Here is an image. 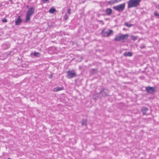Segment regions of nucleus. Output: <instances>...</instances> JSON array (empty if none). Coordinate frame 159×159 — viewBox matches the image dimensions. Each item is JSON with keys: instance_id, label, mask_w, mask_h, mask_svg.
Returning <instances> with one entry per match:
<instances>
[{"instance_id": "nucleus-1", "label": "nucleus", "mask_w": 159, "mask_h": 159, "mask_svg": "<svg viewBox=\"0 0 159 159\" xmlns=\"http://www.w3.org/2000/svg\"><path fill=\"white\" fill-rule=\"evenodd\" d=\"M141 0H129L127 2L128 8L136 7L139 5Z\"/></svg>"}, {"instance_id": "nucleus-2", "label": "nucleus", "mask_w": 159, "mask_h": 159, "mask_svg": "<svg viewBox=\"0 0 159 159\" xmlns=\"http://www.w3.org/2000/svg\"><path fill=\"white\" fill-rule=\"evenodd\" d=\"M35 10V9L33 7L29 8L26 12V16L25 22H27L30 20V16L33 14Z\"/></svg>"}, {"instance_id": "nucleus-3", "label": "nucleus", "mask_w": 159, "mask_h": 159, "mask_svg": "<svg viewBox=\"0 0 159 159\" xmlns=\"http://www.w3.org/2000/svg\"><path fill=\"white\" fill-rule=\"evenodd\" d=\"M125 3H123L113 7V9L118 11H123L125 8Z\"/></svg>"}, {"instance_id": "nucleus-4", "label": "nucleus", "mask_w": 159, "mask_h": 159, "mask_svg": "<svg viewBox=\"0 0 159 159\" xmlns=\"http://www.w3.org/2000/svg\"><path fill=\"white\" fill-rule=\"evenodd\" d=\"M67 77L69 78H72L77 76V75L73 70H68L67 72Z\"/></svg>"}, {"instance_id": "nucleus-5", "label": "nucleus", "mask_w": 159, "mask_h": 159, "mask_svg": "<svg viewBox=\"0 0 159 159\" xmlns=\"http://www.w3.org/2000/svg\"><path fill=\"white\" fill-rule=\"evenodd\" d=\"M104 30H102V36L105 37L109 36L110 34L113 32L112 30H109L108 32H105Z\"/></svg>"}, {"instance_id": "nucleus-6", "label": "nucleus", "mask_w": 159, "mask_h": 159, "mask_svg": "<svg viewBox=\"0 0 159 159\" xmlns=\"http://www.w3.org/2000/svg\"><path fill=\"white\" fill-rule=\"evenodd\" d=\"M146 89L147 91L150 93H153L155 91V90L154 88L150 87H147L146 88Z\"/></svg>"}, {"instance_id": "nucleus-7", "label": "nucleus", "mask_w": 159, "mask_h": 159, "mask_svg": "<svg viewBox=\"0 0 159 159\" xmlns=\"http://www.w3.org/2000/svg\"><path fill=\"white\" fill-rule=\"evenodd\" d=\"M21 21L22 20L21 19L20 16H19L17 20L15 21V25H19Z\"/></svg>"}, {"instance_id": "nucleus-8", "label": "nucleus", "mask_w": 159, "mask_h": 159, "mask_svg": "<svg viewBox=\"0 0 159 159\" xmlns=\"http://www.w3.org/2000/svg\"><path fill=\"white\" fill-rule=\"evenodd\" d=\"M63 89V88L62 87H57L56 88H54L53 89V91L54 92H58L60 90H61Z\"/></svg>"}, {"instance_id": "nucleus-9", "label": "nucleus", "mask_w": 159, "mask_h": 159, "mask_svg": "<svg viewBox=\"0 0 159 159\" xmlns=\"http://www.w3.org/2000/svg\"><path fill=\"white\" fill-rule=\"evenodd\" d=\"M105 11L107 15H110L112 13V10L110 8H108L106 9Z\"/></svg>"}, {"instance_id": "nucleus-10", "label": "nucleus", "mask_w": 159, "mask_h": 159, "mask_svg": "<svg viewBox=\"0 0 159 159\" xmlns=\"http://www.w3.org/2000/svg\"><path fill=\"white\" fill-rule=\"evenodd\" d=\"M122 40L121 35L116 36L114 39L115 41H121Z\"/></svg>"}, {"instance_id": "nucleus-11", "label": "nucleus", "mask_w": 159, "mask_h": 159, "mask_svg": "<svg viewBox=\"0 0 159 159\" xmlns=\"http://www.w3.org/2000/svg\"><path fill=\"white\" fill-rule=\"evenodd\" d=\"M148 110V109L146 107H143L141 110V111L144 115L147 114V112Z\"/></svg>"}, {"instance_id": "nucleus-12", "label": "nucleus", "mask_w": 159, "mask_h": 159, "mask_svg": "<svg viewBox=\"0 0 159 159\" xmlns=\"http://www.w3.org/2000/svg\"><path fill=\"white\" fill-rule=\"evenodd\" d=\"M121 36L122 40H124L125 39H127L129 36V35L128 34H125V35H121Z\"/></svg>"}, {"instance_id": "nucleus-13", "label": "nucleus", "mask_w": 159, "mask_h": 159, "mask_svg": "<svg viewBox=\"0 0 159 159\" xmlns=\"http://www.w3.org/2000/svg\"><path fill=\"white\" fill-rule=\"evenodd\" d=\"M56 11V10L53 8L50 9L49 11V12L51 14L53 13L54 12Z\"/></svg>"}, {"instance_id": "nucleus-14", "label": "nucleus", "mask_w": 159, "mask_h": 159, "mask_svg": "<svg viewBox=\"0 0 159 159\" xmlns=\"http://www.w3.org/2000/svg\"><path fill=\"white\" fill-rule=\"evenodd\" d=\"M124 55L125 56H131L132 55V53L129 52H125L124 53Z\"/></svg>"}, {"instance_id": "nucleus-15", "label": "nucleus", "mask_w": 159, "mask_h": 159, "mask_svg": "<svg viewBox=\"0 0 159 159\" xmlns=\"http://www.w3.org/2000/svg\"><path fill=\"white\" fill-rule=\"evenodd\" d=\"M87 120L86 119H84L82 120V125L83 126L86 125L87 124Z\"/></svg>"}, {"instance_id": "nucleus-16", "label": "nucleus", "mask_w": 159, "mask_h": 159, "mask_svg": "<svg viewBox=\"0 0 159 159\" xmlns=\"http://www.w3.org/2000/svg\"><path fill=\"white\" fill-rule=\"evenodd\" d=\"M131 38L132 40L134 41L137 39L138 37L137 36H131Z\"/></svg>"}, {"instance_id": "nucleus-17", "label": "nucleus", "mask_w": 159, "mask_h": 159, "mask_svg": "<svg viewBox=\"0 0 159 159\" xmlns=\"http://www.w3.org/2000/svg\"><path fill=\"white\" fill-rule=\"evenodd\" d=\"M154 15L155 16L157 17L158 18H159V13H158L157 12H155L154 13Z\"/></svg>"}, {"instance_id": "nucleus-18", "label": "nucleus", "mask_w": 159, "mask_h": 159, "mask_svg": "<svg viewBox=\"0 0 159 159\" xmlns=\"http://www.w3.org/2000/svg\"><path fill=\"white\" fill-rule=\"evenodd\" d=\"M125 25L126 26L128 27H130L132 26V25L131 24H129L128 23H125Z\"/></svg>"}, {"instance_id": "nucleus-19", "label": "nucleus", "mask_w": 159, "mask_h": 159, "mask_svg": "<svg viewBox=\"0 0 159 159\" xmlns=\"http://www.w3.org/2000/svg\"><path fill=\"white\" fill-rule=\"evenodd\" d=\"M116 2L115 1V0H111V1H109V3L110 4H113L115 3Z\"/></svg>"}, {"instance_id": "nucleus-20", "label": "nucleus", "mask_w": 159, "mask_h": 159, "mask_svg": "<svg viewBox=\"0 0 159 159\" xmlns=\"http://www.w3.org/2000/svg\"><path fill=\"white\" fill-rule=\"evenodd\" d=\"M39 55V52H34V55L35 56L38 57Z\"/></svg>"}, {"instance_id": "nucleus-21", "label": "nucleus", "mask_w": 159, "mask_h": 159, "mask_svg": "<svg viewBox=\"0 0 159 159\" xmlns=\"http://www.w3.org/2000/svg\"><path fill=\"white\" fill-rule=\"evenodd\" d=\"M69 17V16L66 14L64 16V18L66 20H67Z\"/></svg>"}, {"instance_id": "nucleus-22", "label": "nucleus", "mask_w": 159, "mask_h": 159, "mask_svg": "<svg viewBox=\"0 0 159 159\" xmlns=\"http://www.w3.org/2000/svg\"><path fill=\"white\" fill-rule=\"evenodd\" d=\"M2 21L3 22H7V20L6 19L4 18L2 20Z\"/></svg>"}, {"instance_id": "nucleus-23", "label": "nucleus", "mask_w": 159, "mask_h": 159, "mask_svg": "<svg viewBox=\"0 0 159 159\" xmlns=\"http://www.w3.org/2000/svg\"><path fill=\"white\" fill-rule=\"evenodd\" d=\"M67 13L68 14H70V9H69L67 10Z\"/></svg>"}, {"instance_id": "nucleus-24", "label": "nucleus", "mask_w": 159, "mask_h": 159, "mask_svg": "<svg viewBox=\"0 0 159 159\" xmlns=\"http://www.w3.org/2000/svg\"><path fill=\"white\" fill-rule=\"evenodd\" d=\"M122 0H115V1L116 2H120Z\"/></svg>"}, {"instance_id": "nucleus-25", "label": "nucleus", "mask_w": 159, "mask_h": 159, "mask_svg": "<svg viewBox=\"0 0 159 159\" xmlns=\"http://www.w3.org/2000/svg\"><path fill=\"white\" fill-rule=\"evenodd\" d=\"M145 47L144 46H143L140 47L141 48H145Z\"/></svg>"}, {"instance_id": "nucleus-26", "label": "nucleus", "mask_w": 159, "mask_h": 159, "mask_svg": "<svg viewBox=\"0 0 159 159\" xmlns=\"http://www.w3.org/2000/svg\"><path fill=\"white\" fill-rule=\"evenodd\" d=\"M103 92H104L103 91H102L101 92V93H102L103 94Z\"/></svg>"}, {"instance_id": "nucleus-27", "label": "nucleus", "mask_w": 159, "mask_h": 159, "mask_svg": "<svg viewBox=\"0 0 159 159\" xmlns=\"http://www.w3.org/2000/svg\"><path fill=\"white\" fill-rule=\"evenodd\" d=\"M11 2L12 0H9Z\"/></svg>"}, {"instance_id": "nucleus-28", "label": "nucleus", "mask_w": 159, "mask_h": 159, "mask_svg": "<svg viewBox=\"0 0 159 159\" xmlns=\"http://www.w3.org/2000/svg\"><path fill=\"white\" fill-rule=\"evenodd\" d=\"M27 8H28V6H27Z\"/></svg>"}]
</instances>
